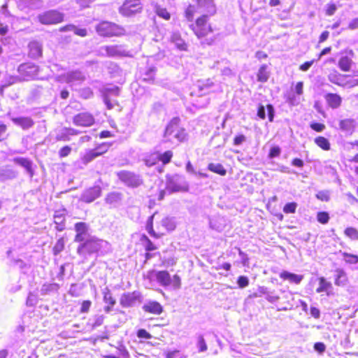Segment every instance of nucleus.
Returning <instances> with one entry per match:
<instances>
[{"label":"nucleus","instance_id":"52","mask_svg":"<svg viewBox=\"0 0 358 358\" xmlns=\"http://www.w3.org/2000/svg\"><path fill=\"white\" fill-rule=\"evenodd\" d=\"M156 13L158 16L165 19V20H169L170 19V14L167 11V10L164 8L162 7H157L156 8Z\"/></svg>","mask_w":358,"mask_h":358},{"label":"nucleus","instance_id":"54","mask_svg":"<svg viewBox=\"0 0 358 358\" xmlns=\"http://www.w3.org/2000/svg\"><path fill=\"white\" fill-rule=\"evenodd\" d=\"M301 101V96L297 94H291L288 97V102L292 106H297Z\"/></svg>","mask_w":358,"mask_h":358},{"label":"nucleus","instance_id":"8","mask_svg":"<svg viewBox=\"0 0 358 358\" xmlns=\"http://www.w3.org/2000/svg\"><path fill=\"white\" fill-rule=\"evenodd\" d=\"M142 6L140 0H126L120 8V13L124 16H130L141 12Z\"/></svg>","mask_w":358,"mask_h":358},{"label":"nucleus","instance_id":"12","mask_svg":"<svg viewBox=\"0 0 358 358\" xmlns=\"http://www.w3.org/2000/svg\"><path fill=\"white\" fill-rule=\"evenodd\" d=\"M99 55L106 57H119L124 55L125 50L122 45H106L99 50Z\"/></svg>","mask_w":358,"mask_h":358},{"label":"nucleus","instance_id":"15","mask_svg":"<svg viewBox=\"0 0 358 358\" xmlns=\"http://www.w3.org/2000/svg\"><path fill=\"white\" fill-rule=\"evenodd\" d=\"M101 189L99 186H94L85 189L81 194L80 200L85 203H91L100 196Z\"/></svg>","mask_w":358,"mask_h":358},{"label":"nucleus","instance_id":"3","mask_svg":"<svg viewBox=\"0 0 358 358\" xmlns=\"http://www.w3.org/2000/svg\"><path fill=\"white\" fill-rule=\"evenodd\" d=\"M149 276L151 279H155L163 287L172 286L175 289L180 287V278L178 275L171 278L166 271H152L150 272Z\"/></svg>","mask_w":358,"mask_h":358},{"label":"nucleus","instance_id":"49","mask_svg":"<svg viewBox=\"0 0 358 358\" xmlns=\"http://www.w3.org/2000/svg\"><path fill=\"white\" fill-rule=\"evenodd\" d=\"M317 199L322 201H328L330 199V193L327 190L320 191L316 194Z\"/></svg>","mask_w":358,"mask_h":358},{"label":"nucleus","instance_id":"28","mask_svg":"<svg viewBox=\"0 0 358 358\" xmlns=\"http://www.w3.org/2000/svg\"><path fill=\"white\" fill-rule=\"evenodd\" d=\"M329 80L337 85L344 87L346 83H345V80H346V77L344 75H341L336 71L329 73L328 76Z\"/></svg>","mask_w":358,"mask_h":358},{"label":"nucleus","instance_id":"57","mask_svg":"<svg viewBox=\"0 0 358 358\" xmlns=\"http://www.w3.org/2000/svg\"><path fill=\"white\" fill-rule=\"evenodd\" d=\"M80 94L83 98L87 99L92 96L93 92L90 87H85L80 90Z\"/></svg>","mask_w":358,"mask_h":358},{"label":"nucleus","instance_id":"51","mask_svg":"<svg viewBox=\"0 0 358 358\" xmlns=\"http://www.w3.org/2000/svg\"><path fill=\"white\" fill-rule=\"evenodd\" d=\"M105 317L103 315H97L94 317L93 319V323L92 324V328L95 329L99 326H101L103 321H104Z\"/></svg>","mask_w":358,"mask_h":358},{"label":"nucleus","instance_id":"60","mask_svg":"<svg viewBox=\"0 0 358 358\" xmlns=\"http://www.w3.org/2000/svg\"><path fill=\"white\" fill-rule=\"evenodd\" d=\"M268 290V288L264 286L258 287L257 292L253 294L254 297H261L263 295L267 294Z\"/></svg>","mask_w":358,"mask_h":358},{"label":"nucleus","instance_id":"47","mask_svg":"<svg viewBox=\"0 0 358 358\" xmlns=\"http://www.w3.org/2000/svg\"><path fill=\"white\" fill-rule=\"evenodd\" d=\"M329 218V215L327 212H318L317 214V220L321 224H327Z\"/></svg>","mask_w":358,"mask_h":358},{"label":"nucleus","instance_id":"4","mask_svg":"<svg viewBox=\"0 0 358 358\" xmlns=\"http://www.w3.org/2000/svg\"><path fill=\"white\" fill-rule=\"evenodd\" d=\"M96 31L101 36H119L125 34L124 29L110 22L103 21L96 26Z\"/></svg>","mask_w":358,"mask_h":358},{"label":"nucleus","instance_id":"10","mask_svg":"<svg viewBox=\"0 0 358 358\" xmlns=\"http://www.w3.org/2000/svg\"><path fill=\"white\" fill-rule=\"evenodd\" d=\"M117 175L118 178L127 186L136 187L142 183L140 176L131 172L122 171L118 172Z\"/></svg>","mask_w":358,"mask_h":358},{"label":"nucleus","instance_id":"7","mask_svg":"<svg viewBox=\"0 0 358 358\" xmlns=\"http://www.w3.org/2000/svg\"><path fill=\"white\" fill-rule=\"evenodd\" d=\"M64 14L55 10H50L38 15V21L43 24H57L63 21Z\"/></svg>","mask_w":358,"mask_h":358},{"label":"nucleus","instance_id":"30","mask_svg":"<svg viewBox=\"0 0 358 358\" xmlns=\"http://www.w3.org/2000/svg\"><path fill=\"white\" fill-rule=\"evenodd\" d=\"M20 78L17 76H7L5 77L4 80L2 81V84L0 86V94L3 95V90L8 86L15 84L20 81Z\"/></svg>","mask_w":358,"mask_h":358},{"label":"nucleus","instance_id":"55","mask_svg":"<svg viewBox=\"0 0 358 358\" xmlns=\"http://www.w3.org/2000/svg\"><path fill=\"white\" fill-rule=\"evenodd\" d=\"M64 239L62 238H61L57 241L55 245L54 246L53 250H54L55 254L57 255L61 251H62L64 249Z\"/></svg>","mask_w":358,"mask_h":358},{"label":"nucleus","instance_id":"2","mask_svg":"<svg viewBox=\"0 0 358 358\" xmlns=\"http://www.w3.org/2000/svg\"><path fill=\"white\" fill-rule=\"evenodd\" d=\"M107 244L108 243L105 241L94 237L90 238L79 245L77 252L80 256L86 259L88 255L99 252L102 247Z\"/></svg>","mask_w":358,"mask_h":358},{"label":"nucleus","instance_id":"34","mask_svg":"<svg viewBox=\"0 0 358 358\" xmlns=\"http://www.w3.org/2000/svg\"><path fill=\"white\" fill-rule=\"evenodd\" d=\"M208 169L210 171L218 173L220 176H225L227 173L226 170L221 164L210 163L208 164Z\"/></svg>","mask_w":358,"mask_h":358},{"label":"nucleus","instance_id":"56","mask_svg":"<svg viewBox=\"0 0 358 358\" xmlns=\"http://www.w3.org/2000/svg\"><path fill=\"white\" fill-rule=\"evenodd\" d=\"M237 283L240 288L246 287L249 285V280L248 277L241 275L239 276L237 280Z\"/></svg>","mask_w":358,"mask_h":358},{"label":"nucleus","instance_id":"20","mask_svg":"<svg viewBox=\"0 0 358 358\" xmlns=\"http://www.w3.org/2000/svg\"><path fill=\"white\" fill-rule=\"evenodd\" d=\"M11 120L15 124L20 127L23 129H28L33 127L34 124L33 120L29 117H12Z\"/></svg>","mask_w":358,"mask_h":358},{"label":"nucleus","instance_id":"17","mask_svg":"<svg viewBox=\"0 0 358 358\" xmlns=\"http://www.w3.org/2000/svg\"><path fill=\"white\" fill-rule=\"evenodd\" d=\"M142 309L146 313L154 315H160L163 312V307L159 302L150 300L145 301Z\"/></svg>","mask_w":358,"mask_h":358},{"label":"nucleus","instance_id":"14","mask_svg":"<svg viewBox=\"0 0 358 358\" xmlns=\"http://www.w3.org/2000/svg\"><path fill=\"white\" fill-rule=\"evenodd\" d=\"M18 72L29 78H38V67L33 64H22L18 67Z\"/></svg>","mask_w":358,"mask_h":358},{"label":"nucleus","instance_id":"53","mask_svg":"<svg viewBox=\"0 0 358 358\" xmlns=\"http://www.w3.org/2000/svg\"><path fill=\"white\" fill-rule=\"evenodd\" d=\"M110 147V145L108 143H102L94 148L98 157L106 152Z\"/></svg>","mask_w":358,"mask_h":358},{"label":"nucleus","instance_id":"1","mask_svg":"<svg viewBox=\"0 0 358 358\" xmlns=\"http://www.w3.org/2000/svg\"><path fill=\"white\" fill-rule=\"evenodd\" d=\"M185 137V129L180 126V119L173 118L166 128L164 138L167 141L178 143L184 141Z\"/></svg>","mask_w":358,"mask_h":358},{"label":"nucleus","instance_id":"63","mask_svg":"<svg viewBox=\"0 0 358 358\" xmlns=\"http://www.w3.org/2000/svg\"><path fill=\"white\" fill-rule=\"evenodd\" d=\"M197 345L199 348V352H205L207 350V345L203 336H199Z\"/></svg>","mask_w":358,"mask_h":358},{"label":"nucleus","instance_id":"61","mask_svg":"<svg viewBox=\"0 0 358 358\" xmlns=\"http://www.w3.org/2000/svg\"><path fill=\"white\" fill-rule=\"evenodd\" d=\"M310 128L315 131L321 132L324 130L325 125L322 123L313 122L310 125Z\"/></svg>","mask_w":358,"mask_h":358},{"label":"nucleus","instance_id":"25","mask_svg":"<svg viewBox=\"0 0 358 358\" xmlns=\"http://www.w3.org/2000/svg\"><path fill=\"white\" fill-rule=\"evenodd\" d=\"M122 200V194L119 192H113L107 194L105 201L113 207H116Z\"/></svg>","mask_w":358,"mask_h":358},{"label":"nucleus","instance_id":"11","mask_svg":"<svg viewBox=\"0 0 358 358\" xmlns=\"http://www.w3.org/2000/svg\"><path fill=\"white\" fill-rule=\"evenodd\" d=\"M141 299V294L139 292H127L121 296L120 303L124 308H129L135 306Z\"/></svg>","mask_w":358,"mask_h":358},{"label":"nucleus","instance_id":"19","mask_svg":"<svg viewBox=\"0 0 358 358\" xmlns=\"http://www.w3.org/2000/svg\"><path fill=\"white\" fill-rule=\"evenodd\" d=\"M356 122L352 119H345L339 122V129L346 134H351L356 127Z\"/></svg>","mask_w":358,"mask_h":358},{"label":"nucleus","instance_id":"31","mask_svg":"<svg viewBox=\"0 0 358 358\" xmlns=\"http://www.w3.org/2000/svg\"><path fill=\"white\" fill-rule=\"evenodd\" d=\"M335 272V285L338 286L345 285L347 282V275L345 272L341 268L336 269Z\"/></svg>","mask_w":358,"mask_h":358},{"label":"nucleus","instance_id":"48","mask_svg":"<svg viewBox=\"0 0 358 358\" xmlns=\"http://www.w3.org/2000/svg\"><path fill=\"white\" fill-rule=\"evenodd\" d=\"M297 207V203L295 202L287 203L283 208L285 213H294Z\"/></svg>","mask_w":358,"mask_h":358},{"label":"nucleus","instance_id":"64","mask_svg":"<svg viewBox=\"0 0 358 358\" xmlns=\"http://www.w3.org/2000/svg\"><path fill=\"white\" fill-rule=\"evenodd\" d=\"M8 136L7 127L6 124H0V142L6 139Z\"/></svg>","mask_w":358,"mask_h":358},{"label":"nucleus","instance_id":"58","mask_svg":"<svg viewBox=\"0 0 358 358\" xmlns=\"http://www.w3.org/2000/svg\"><path fill=\"white\" fill-rule=\"evenodd\" d=\"M77 234H86L87 225L84 222H78L75 226Z\"/></svg>","mask_w":358,"mask_h":358},{"label":"nucleus","instance_id":"40","mask_svg":"<svg viewBox=\"0 0 358 358\" xmlns=\"http://www.w3.org/2000/svg\"><path fill=\"white\" fill-rule=\"evenodd\" d=\"M59 285L56 283L44 284L41 287V293L42 295L48 294L51 292H55L58 289Z\"/></svg>","mask_w":358,"mask_h":358},{"label":"nucleus","instance_id":"23","mask_svg":"<svg viewBox=\"0 0 358 358\" xmlns=\"http://www.w3.org/2000/svg\"><path fill=\"white\" fill-rule=\"evenodd\" d=\"M280 278L291 283L299 284L303 278L302 275H297L284 271L280 273Z\"/></svg>","mask_w":358,"mask_h":358},{"label":"nucleus","instance_id":"38","mask_svg":"<svg viewBox=\"0 0 358 358\" xmlns=\"http://www.w3.org/2000/svg\"><path fill=\"white\" fill-rule=\"evenodd\" d=\"M269 73L267 71V66L266 65H262L258 71L257 73V80L260 82H266L268 79Z\"/></svg>","mask_w":358,"mask_h":358},{"label":"nucleus","instance_id":"46","mask_svg":"<svg viewBox=\"0 0 358 358\" xmlns=\"http://www.w3.org/2000/svg\"><path fill=\"white\" fill-rule=\"evenodd\" d=\"M195 13H198L197 7L196 8L194 5H189L185 10V17L188 21L193 20Z\"/></svg>","mask_w":358,"mask_h":358},{"label":"nucleus","instance_id":"18","mask_svg":"<svg viewBox=\"0 0 358 358\" xmlns=\"http://www.w3.org/2000/svg\"><path fill=\"white\" fill-rule=\"evenodd\" d=\"M198 13H207L213 15L215 13L213 0H197Z\"/></svg>","mask_w":358,"mask_h":358},{"label":"nucleus","instance_id":"6","mask_svg":"<svg viewBox=\"0 0 358 358\" xmlns=\"http://www.w3.org/2000/svg\"><path fill=\"white\" fill-rule=\"evenodd\" d=\"M57 80L59 82L69 84L72 87L83 83L85 80V76L82 71L76 70L59 75Z\"/></svg>","mask_w":358,"mask_h":358},{"label":"nucleus","instance_id":"37","mask_svg":"<svg viewBox=\"0 0 358 358\" xmlns=\"http://www.w3.org/2000/svg\"><path fill=\"white\" fill-rule=\"evenodd\" d=\"M102 293L103 294L104 303H106V304H109L111 306H113L115 304L116 301L113 297L110 290L108 287H106L103 289Z\"/></svg>","mask_w":358,"mask_h":358},{"label":"nucleus","instance_id":"26","mask_svg":"<svg viewBox=\"0 0 358 358\" xmlns=\"http://www.w3.org/2000/svg\"><path fill=\"white\" fill-rule=\"evenodd\" d=\"M29 55L34 59L38 58L42 54L41 45L37 41H32L29 44Z\"/></svg>","mask_w":358,"mask_h":358},{"label":"nucleus","instance_id":"44","mask_svg":"<svg viewBox=\"0 0 358 358\" xmlns=\"http://www.w3.org/2000/svg\"><path fill=\"white\" fill-rule=\"evenodd\" d=\"M346 80H345V87H353L358 85V74L354 76H345Z\"/></svg>","mask_w":358,"mask_h":358},{"label":"nucleus","instance_id":"59","mask_svg":"<svg viewBox=\"0 0 358 358\" xmlns=\"http://www.w3.org/2000/svg\"><path fill=\"white\" fill-rule=\"evenodd\" d=\"M266 299L268 301H269L271 303H274V302H276L277 301H278L280 297L275 294L274 291H272V292L268 291L266 296Z\"/></svg>","mask_w":358,"mask_h":358},{"label":"nucleus","instance_id":"45","mask_svg":"<svg viewBox=\"0 0 358 358\" xmlns=\"http://www.w3.org/2000/svg\"><path fill=\"white\" fill-rule=\"evenodd\" d=\"M213 83L210 82V80H207L206 84L199 83L197 85V87L199 89L198 93H199L201 96H203L207 93H208V88L212 85Z\"/></svg>","mask_w":358,"mask_h":358},{"label":"nucleus","instance_id":"41","mask_svg":"<svg viewBox=\"0 0 358 358\" xmlns=\"http://www.w3.org/2000/svg\"><path fill=\"white\" fill-rule=\"evenodd\" d=\"M162 225L167 231H173L176 228V222L173 218L165 217L162 220Z\"/></svg>","mask_w":358,"mask_h":358},{"label":"nucleus","instance_id":"50","mask_svg":"<svg viewBox=\"0 0 358 358\" xmlns=\"http://www.w3.org/2000/svg\"><path fill=\"white\" fill-rule=\"evenodd\" d=\"M173 156L171 151H166L163 154H159V161H162L164 164L169 163Z\"/></svg>","mask_w":358,"mask_h":358},{"label":"nucleus","instance_id":"42","mask_svg":"<svg viewBox=\"0 0 358 358\" xmlns=\"http://www.w3.org/2000/svg\"><path fill=\"white\" fill-rule=\"evenodd\" d=\"M154 217H155V214L150 216L148 221H147V224H146V230L148 232V234L152 236V237H155V238H159V236L155 233V231H154L153 229V219H154Z\"/></svg>","mask_w":358,"mask_h":358},{"label":"nucleus","instance_id":"16","mask_svg":"<svg viewBox=\"0 0 358 358\" xmlns=\"http://www.w3.org/2000/svg\"><path fill=\"white\" fill-rule=\"evenodd\" d=\"M80 131L73 128L64 127L58 131L56 136L57 141H69L71 140V136H76Z\"/></svg>","mask_w":358,"mask_h":358},{"label":"nucleus","instance_id":"32","mask_svg":"<svg viewBox=\"0 0 358 358\" xmlns=\"http://www.w3.org/2000/svg\"><path fill=\"white\" fill-rule=\"evenodd\" d=\"M340 253L343 256V259L346 264H358V256L356 255L348 253L345 252L340 251Z\"/></svg>","mask_w":358,"mask_h":358},{"label":"nucleus","instance_id":"29","mask_svg":"<svg viewBox=\"0 0 358 358\" xmlns=\"http://www.w3.org/2000/svg\"><path fill=\"white\" fill-rule=\"evenodd\" d=\"M171 40L179 50H185L187 49V45L178 32H173Z\"/></svg>","mask_w":358,"mask_h":358},{"label":"nucleus","instance_id":"36","mask_svg":"<svg viewBox=\"0 0 358 358\" xmlns=\"http://www.w3.org/2000/svg\"><path fill=\"white\" fill-rule=\"evenodd\" d=\"M97 157L98 155L96 154L94 149H93L87 150L85 153L83 155L81 159L83 164H87L89 162H92L95 158H96Z\"/></svg>","mask_w":358,"mask_h":358},{"label":"nucleus","instance_id":"35","mask_svg":"<svg viewBox=\"0 0 358 358\" xmlns=\"http://www.w3.org/2000/svg\"><path fill=\"white\" fill-rule=\"evenodd\" d=\"M159 161V154L152 153L146 156L144 159L145 164L147 166H152L155 165Z\"/></svg>","mask_w":358,"mask_h":358},{"label":"nucleus","instance_id":"9","mask_svg":"<svg viewBox=\"0 0 358 358\" xmlns=\"http://www.w3.org/2000/svg\"><path fill=\"white\" fill-rule=\"evenodd\" d=\"M187 185L182 177L178 175L170 176L167 179L166 189L170 192L186 190Z\"/></svg>","mask_w":358,"mask_h":358},{"label":"nucleus","instance_id":"22","mask_svg":"<svg viewBox=\"0 0 358 358\" xmlns=\"http://www.w3.org/2000/svg\"><path fill=\"white\" fill-rule=\"evenodd\" d=\"M333 289L332 285L325 278H319V286L316 289L317 293L325 292L328 296L331 294Z\"/></svg>","mask_w":358,"mask_h":358},{"label":"nucleus","instance_id":"24","mask_svg":"<svg viewBox=\"0 0 358 358\" xmlns=\"http://www.w3.org/2000/svg\"><path fill=\"white\" fill-rule=\"evenodd\" d=\"M324 98L328 105L332 108H337L341 106L342 99L337 94L328 93Z\"/></svg>","mask_w":358,"mask_h":358},{"label":"nucleus","instance_id":"62","mask_svg":"<svg viewBox=\"0 0 358 358\" xmlns=\"http://www.w3.org/2000/svg\"><path fill=\"white\" fill-rule=\"evenodd\" d=\"M281 152V150L278 146H273L271 148L269 152V157L274 158L278 157Z\"/></svg>","mask_w":358,"mask_h":358},{"label":"nucleus","instance_id":"33","mask_svg":"<svg viewBox=\"0 0 358 358\" xmlns=\"http://www.w3.org/2000/svg\"><path fill=\"white\" fill-rule=\"evenodd\" d=\"M351 64L352 60L347 56L341 57L338 62V66L343 71H348Z\"/></svg>","mask_w":358,"mask_h":358},{"label":"nucleus","instance_id":"39","mask_svg":"<svg viewBox=\"0 0 358 358\" xmlns=\"http://www.w3.org/2000/svg\"><path fill=\"white\" fill-rule=\"evenodd\" d=\"M315 144L324 150L330 149V143L327 138L323 136H319L315 138Z\"/></svg>","mask_w":358,"mask_h":358},{"label":"nucleus","instance_id":"21","mask_svg":"<svg viewBox=\"0 0 358 358\" xmlns=\"http://www.w3.org/2000/svg\"><path fill=\"white\" fill-rule=\"evenodd\" d=\"M13 162L24 168L27 173L31 178L34 176V171L32 169V162L27 158L24 157H15L13 159Z\"/></svg>","mask_w":358,"mask_h":358},{"label":"nucleus","instance_id":"13","mask_svg":"<svg viewBox=\"0 0 358 358\" xmlns=\"http://www.w3.org/2000/svg\"><path fill=\"white\" fill-rule=\"evenodd\" d=\"M73 122L76 126L90 127L94 123L93 115L87 112L80 113L73 118Z\"/></svg>","mask_w":358,"mask_h":358},{"label":"nucleus","instance_id":"5","mask_svg":"<svg viewBox=\"0 0 358 358\" xmlns=\"http://www.w3.org/2000/svg\"><path fill=\"white\" fill-rule=\"evenodd\" d=\"M190 28L199 38L205 37L213 32V29L208 22L207 15H203L197 18L196 22L190 25Z\"/></svg>","mask_w":358,"mask_h":358},{"label":"nucleus","instance_id":"43","mask_svg":"<svg viewBox=\"0 0 358 358\" xmlns=\"http://www.w3.org/2000/svg\"><path fill=\"white\" fill-rule=\"evenodd\" d=\"M344 234L352 241L358 240V230L354 227H347L344 231Z\"/></svg>","mask_w":358,"mask_h":358},{"label":"nucleus","instance_id":"27","mask_svg":"<svg viewBox=\"0 0 358 358\" xmlns=\"http://www.w3.org/2000/svg\"><path fill=\"white\" fill-rule=\"evenodd\" d=\"M120 93V89L117 87H111L106 89V94L104 96V102L108 109H111L113 105L110 103L109 96L114 95L118 96Z\"/></svg>","mask_w":358,"mask_h":358}]
</instances>
